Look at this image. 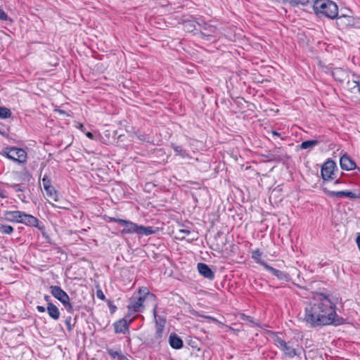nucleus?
<instances>
[{"mask_svg": "<svg viewBox=\"0 0 360 360\" xmlns=\"http://www.w3.org/2000/svg\"><path fill=\"white\" fill-rule=\"evenodd\" d=\"M304 321L311 327L340 325L343 319L336 313V302L329 295L316 293L304 309Z\"/></svg>", "mask_w": 360, "mask_h": 360, "instance_id": "obj_1", "label": "nucleus"}, {"mask_svg": "<svg viewBox=\"0 0 360 360\" xmlns=\"http://www.w3.org/2000/svg\"><path fill=\"white\" fill-rule=\"evenodd\" d=\"M313 8L318 15H323L330 19H335L338 15V5L331 0H316Z\"/></svg>", "mask_w": 360, "mask_h": 360, "instance_id": "obj_2", "label": "nucleus"}, {"mask_svg": "<svg viewBox=\"0 0 360 360\" xmlns=\"http://www.w3.org/2000/svg\"><path fill=\"white\" fill-rule=\"evenodd\" d=\"M121 225L124 229L121 231V234H132L136 233L139 236H149L155 233V231L152 226H144L143 225H138L129 220L121 221Z\"/></svg>", "mask_w": 360, "mask_h": 360, "instance_id": "obj_3", "label": "nucleus"}, {"mask_svg": "<svg viewBox=\"0 0 360 360\" xmlns=\"http://www.w3.org/2000/svg\"><path fill=\"white\" fill-rule=\"evenodd\" d=\"M51 295L59 300L69 314H72L75 311L73 304L70 302L69 295L60 286L51 285L50 287Z\"/></svg>", "mask_w": 360, "mask_h": 360, "instance_id": "obj_4", "label": "nucleus"}, {"mask_svg": "<svg viewBox=\"0 0 360 360\" xmlns=\"http://www.w3.org/2000/svg\"><path fill=\"white\" fill-rule=\"evenodd\" d=\"M0 154L15 162L24 163L27 161V153L22 148L8 146L4 148Z\"/></svg>", "mask_w": 360, "mask_h": 360, "instance_id": "obj_5", "label": "nucleus"}, {"mask_svg": "<svg viewBox=\"0 0 360 360\" xmlns=\"http://www.w3.org/2000/svg\"><path fill=\"white\" fill-rule=\"evenodd\" d=\"M272 340L274 345L283 352L285 356L288 358L292 359L298 355L297 349L291 345V343L290 342H286L278 334L274 333Z\"/></svg>", "mask_w": 360, "mask_h": 360, "instance_id": "obj_6", "label": "nucleus"}, {"mask_svg": "<svg viewBox=\"0 0 360 360\" xmlns=\"http://www.w3.org/2000/svg\"><path fill=\"white\" fill-rule=\"evenodd\" d=\"M198 26L200 27L199 34L200 37L207 41H214L217 38V28L210 25L202 20L200 19V22H198Z\"/></svg>", "mask_w": 360, "mask_h": 360, "instance_id": "obj_7", "label": "nucleus"}, {"mask_svg": "<svg viewBox=\"0 0 360 360\" xmlns=\"http://www.w3.org/2000/svg\"><path fill=\"white\" fill-rule=\"evenodd\" d=\"M262 156L269 162H282L287 158L283 149L280 147H275L273 149L268 150L266 153L262 155Z\"/></svg>", "mask_w": 360, "mask_h": 360, "instance_id": "obj_8", "label": "nucleus"}, {"mask_svg": "<svg viewBox=\"0 0 360 360\" xmlns=\"http://www.w3.org/2000/svg\"><path fill=\"white\" fill-rule=\"evenodd\" d=\"M20 224H23L27 226L37 228L39 231H44L45 226L41 221L32 214L22 212V220Z\"/></svg>", "mask_w": 360, "mask_h": 360, "instance_id": "obj_9", "label": "nucleus"}, {"mask_svg": "<svg viewBox=\"0 0 360 360\" xmlns=\"http://www.w3.org/2000/svg\"><path fill=\"white\" fill-rule=\"evenodd\" d=\"M336 167L335 162L328 159L321 167V174L323 181H328L330 179H333L334 176V170Z\"/></svg>", "mask_w": 360, "mask_h": 360, "instance_id": "obj_10", "label": "nucleus"}, {"mask_svg": "<svg viewBox=\"0 0 360 360\" xmlns=\"http://www.w3.org/2000/svg\"><path fill=\"white\" fill-rule=\"evenodd\" d=\"M22 212V211L19 210H4L3 211V219L8 222L20 224Z\"/></svg>", "mask_w": 360, "mask_h": 360, "instance_id": "obj_11", "label": "nucleus"}, {"mask_svg": "<svg viewBox=\"0 0 360 360\" xmlns=\"http://www.w3.org/2000/svg\"><path fill=\"white\" fill-rule=\"evenodd\" d=\"M323 191L329 197H336L339 198L347 197L351 199H356L360 197L356 193L350 191H331L324 188Z\"/></svg>", "mask_w": 360, "mask_h": 360, "instance_id": "obj_12", "label": "nucleus"}, {"mask_svg": "<svg viewBox=\"0 0 360 360\" xmlns=\"http://www.w3.org/2000/svg\"><path fill=\"white\" fill-rule=\"evenodd\" d=\"M262 265L264 266V268L270 272L271 274L277 277L279 280L284 281H288L290 280V276L288 273L285 271H280L278 269H276L271 266H269L266 262H262Z\"/></svg>", "mask_w": 360, "mask_h": 360, "instance_id": "obj_13", "label": "nucleus"}, {"mask_svg": "<svg viewBox=\"0 0 360 360\" xmlns=\"http://www.w3.org/2000/svg\"><path fill=\"white\" fill-rule=\"evenodd\" d=\"M199 274L204 278L212 281L214 278V272L205 263H198L197 266Z\"/></svg>", "mask_w": 360, "mask_h": 360, "instance_id": "obj_14", "label": "nucleus"}, {"mask_svg": "<svg viewBox=\"0 0 360 360\" xmlns=\"http://www.w3.org/2000/svg\"><path fill=\"white\" fill-rule=\"evenodd\" d=\"M340 167L343 170H352L356 168V165L347 155H343L340 160Z\"/></svg>", "mask_w": 360, "mask_h": 360, "instance_id": "obj_15", "label": "nucleus"}, {"mask_svg": "<svg viewBox=\"0 0 360 360\" xmlns=\"http://www.w3.org/2000/svg\"><path fill=\"white\" fill-rule=\"evenodd\" d=\"M131 322L130 320L129 322L124 318L120 319L119 321L115 322L114 323V329L115 333H123L125 334L129 331V323Z\"/></svg>", "mask_w": 360, "mask_h": 360, "instance_id": "obj_16", "label": "nucleus"}, {"mask_svg": "<svg viewBox=\"0 0 360 360\" xmlns=\"http://www.w3.org/2000/svg\"><path fill=\"white\" fill-rule=\"evenodd\" d=\"M169 343L172 348L179 349L183 347L184 343L181 338L176 333H171L169 338Z\"/></svg>", "mask_w": 360, "mask_h": 360, "instance_id": "obj_17", "label": "nucleus"}, {"mask_svg": "<svg viewBox=\"0 0 360 360\" xmlns=\"http://www.w3.org/2000/svg\"><path fill=\"white\" fill-rule=\"evenodd\" d=\"M139 297H134L136 300V301L139 303L141 304V306L142 307H144L143 302L147 297H150L153 299H154L155 297V296L153 294L150 293L149 291L146 288H145L143 290L140 289L139 291Z\"/></svg>", "mask_w": 360, "mask_h": 360, "instance_id": "obj_18", "label": "nucleus"}, {"mask_svg": "<svg viewBox=\"0 0 360 360\" xmlns=\"http://www.w3.org/2000/svg\"><path fill=\"white\" fill-rule=\"evenodd\" d=\"M139 297H134L136 300V301L139 303L141 304V306L142 307H144L143 302L147 297H150L153 299H154L155 297V296L153 294L150 293L149 291L146 288H145L143 290L140 289L139 291Z\"/></svg>", "mask_w": 360, "mask_h": 360, "instance_id": "obj_19", "label": "nucleus"}, {"mask_svg": "<svg viewBox=\"0 0 360 360\" xmlns=\"http://www.w3.org/2000/svg\"><path fill=\"white\" fill-rule=\"evenodd\" d=\"M46 311L49 316L55 321L60 318V311L53 303H48Z\"/></svg>", "mask_w": 360, "mask_h": 360, "instance_id": "obj_20", "label": "nucleus"}, {"mask_svg": "<svg viewBox=\"0 0 360 360\" xmlns=\"http://www.w3.org/2000/svg\"><path fill=\"white\" fill-rule=\"evenodd\" d=\"M164 328L165 326L155 325V333L152 340L153 343L160 344L164 339Z\"/></svg>", "mask_w": 360, "mask_h": 360, "instance_id": "obj_21", "label": "nucleus"}, {"mask_svg": "<svg viewBox=\"0 0 360 360\" xmlns=\"http://www.w3.org/2000/svg\"><path fill=\"white\" fill-rule=\"evenodd\" d=\"M336 18L338 19V23L342 26L351 25L354 22L352 16L350 14H338Z\"/></svg>", "mask_w": 360, "mask_h": 360, "instance_id": "obj_22", "label": "nucleus"}, {"mask_svg": "<svg viewBox=\"0 0 360 360\" xmlns=\"http://www.w3.org/2000/svg\"><path fill=\"white\" fill-rule=\"evenodd\" d=\"M143 309L144 307H142L141 304L134 297L130 299L129 304L128 305V311L130 313L141 312Z\"/></svg>", "mask_w": 360, "mask_h": 360, "instance_id": "obj_23", "label": "nucleus"}, {"mask_svg": "<svg viewBox=\"0 0 360 360\" xmlns=\"http://www.w3.org/2000/svg\"><path fill=\"white\" fill-rule=\"evenodd\" d=\"M353 77L352 80H348L347 82V88L353 93H360V82L356 79L357 77L356 75H354Z\"/></svg>", "mask_w": 360, "mask_h": 360, "instance_id": "obj_24", "label": "nucleus"}, {"mask_svg": "<svg viewBox=\"0 0 360 360\" xmlns=\"http://www.w3.org/2000/svg\"><path fill=\"white\" fill-rule=\"evenodd\" d=\"M157 309H158V305L155 304L153 308V316L155 318V325L165 326L166 318L165 316H158Z\"/></svg>", "mask_w": 360, "mask_h": 360, "instance_id": "obj_25", "label": "nucleus"}, {"mask_svg": "<svg viewBox=\"0 0 360 360\" xmlns=\"http://www.w3.org/2000/svg\"><path fill=\"white\" fill-rule=\"evenodd\" d=\"M200 19L186 20L184 22V29L188 32H193L194 30H196V25H198Z\"/></svg>", "mask_w": 360, "mask_h": 360, "instance_id": "obj_26", "label": "nucleus"}, {"mask_svg": "<svg viewBox=\"0 0 360 360\" xmlns=\"http://www.w3.org/2000/svg\"><path fill=\"white\" fill-rule=\"evenodd\" d=\"M48 197L53 198L55 201L58 199L57 191L52 186L44 188Z\"/></svg>", "mask_w": 360, "mask_h": 360, "instance_id": "obj_27", "label": "nucleus"}, {"mask_svg": "<svg viewBox=\"0 0 360 360\" xmlns=\"http://www.w3.org/2000/svg\"><path fill=\"white\" fill-rule=\"evenodd\" d=\"M319 141L318 140H309L302 142L300 146L301 149H307L309 148H313L314 146L318 145Z\"/></svg>", "mask_w": 360, "mask_h": 360, "instance_id": "obj_28", "label": "nucleus"}, {"mask_svg": "<svg viewBox=\"0 0 360 360\" xmlns=\"http://www.w3.org/2000/svg\"><path fill=\"white\" fill-rule=\"evenodd\" d=\"M172 148L176 153V155L181 156L183 158L188 157V154L186 150L183 149L181 146L172 145Z\"/></svg>", "mask_w": 360, "mask_h": 360, "instance_id": "obj_29", "label": "nucleus"}, {"mask_svg": "<svg viewBox=\"0 0 360 360\" xmlns=\"http://www.w3.org/2000/svg\"><path fill=\"white\" fill-rule=\"evenodd\" d=\"M108 354L113 359L117 358L118 360H125L126 358L122 354L121 351H115L112 349H108L107 350Z\"/></svg>", "mask_w": 360, "mask_h": 360, "instance_id": "obj_30", "label": "nucleus"}, {"mask_svg": "<svg viewBox=\"0 0 360 360\" xmlns=\"http://www.w3.org/2000/svg\"><path fill=\"white\" fill-rule=\"evenodd\" d=\"M12 112L11 110L6 107L0 105V118L6 119L11 117Z\"/></svg>", "mask_w": 360, "mask_h": 360, "instance_id": "obj_31", "label": "nucleus"}, {"mask_svg": "<svg viewBox=\"0 0 360 360\" xmlns=\"http://www.w3.org/2000/svg\"><path fill=\"white\" fill-rule=\"evenodd\" d=\"M14 231V229L13 226L7 224H1L0 225V233L1 234H7L10 235L13 233Z\"/></svg>", "mask_w": 360, "mask_h": 360, "instance_id": "obj_32", "label": "nucleus"}, {"mask_svg": "<svg viewBox=\"0 0 360 360\" xmlns=\"http://www.w3.org/2000/svg\"><path fill=\"white\" fill-rule=\"evenodd\" d=\"M262 253L259 249H256L252 252V258L257 263L260 264L262 265V262H264V261H262L260 259V257L262 256Z\"/></svg>", "mask_w": 360, "mask_h": 360, "instance_id": "obj_33", "label": "nucleus"}, {"mask_svg": "<svg viewBox=\"0 0 360 360\" xmlns=\"http://www.w3.org/2000/svg\"><path fill=\"white\" fill-rule=\"evenodd\" d=\"M345 72L341 68H336L333 71V77L340 82L343 81V78L342 77V75L344 74Z\"/></svg>", "mask_w": 360, "mask_h": 360, "instance_id": "obj_34", "label": "nucleus"}, {"mask_svg": "<svg viewBox=\"0 0 360 360\" xmlns=\"http://www.w3.org/2000/svg\"><path fill=\"white\" fill-rule=\"evenodd\" d=\"M290 5L295 6L298 5L306 6L309 4V0H285Z\"/></svg>", "mask_w": 360, "mask_h": 360, "instance_id": "obj_35", "label": "nucleus"}, {"mask_svg": "<svg viewBox=\"0 0 360 360\" xmlns=\"http://www.w3.org/2000/svg\"><path fill=\"white\" fill-rule=\"evenodd\" d=\"M42 184L44 188L51 186V179L49 174H45L42 178Z\"/></svg>", "mask_w": 360, "mask_h": 360, "instance_id": "obj_36", "label": "nucleus"}, {"mask_svg": "<svg viewBox=\"0 0 360 360\" xmlns=\"http://www.w3.org/2000/svg\"><path fill=\"white\" fill-rule=\"evenodd\" d=\"M65 325L68 331H71L75 326V323L72 324V317L70 316H67L65 319Z\"/></svg>", "mask_w": 360, "mask_h": 360, "instance_id": "obj_37", "label": "nucleus"}, {"mask_svg": "<svg viewBox=\"0 0 360 360\" xmlns=\"http://www.w3.org/2000/svg\"><path fill=\"white\" fill-rule=\"evenodd\" d=\"M106 302H107L108 306V307L110 309V313L113 314L116 311L117 307L110 300H107Z\"/></svg>", "mask_w": 360, "mask_h": 360, "instance_id": "obj_38", "label": "nucleus"}, {"mask_svg": "<svg viewBox=\"0 0 360 360\" xmlns=\"http://www.w3.org/2000/svg\"><path fill=\"white\" fill-rule=\"evenodd\" d=\"M106 221L109 222H116L121 225V221H123V219L115 217H107Z\"/></svg>", "mask_w": 360, "mask_h": 360, "instance_id": "obj_39", "label": "nucleus"}, {"mask_svg": "<svg viewBox=\"0 0 360 360\" xmlns=\"http://www.w3.org/2000/svg\"><path fill=\"white\" fill-rule=\"evenodd\" d=\"M96 296L98 299L101 300H103V301H105L107 300V299L105 298V295L103 294V291L99 289L96 291Z\"/></svg>", "mask_w": 360, "mask_h": 360, "instance_id": "obj_40", "label": "nucleus"}, {"mask_svg": "<svg viewBox=\"0 0 360 360\" xmlns=\"http://www.w3.org/2000/svg\"><path fill=\"white\" fill-rule=\"evenodd\" d=\"M0 20H8V15L2 9H0Z\"/></svg>", "mask_w": 360, "mask_h": 360, "instance_id": "obj_41", "label": "nucleus"}, {"mask_svg": "<svg viewBox=\"0 0 360 360\" xmlns=\"http://www.w3.org/2000/svg\"><path fill=\"white\" fill-rule=\"evenodd\" d=\"M11 187L14 189L15 191H23L24 189L20 184H13L11 186Z\"/></svg>", "mask_w": 360, "mask_h": 360, "instance_id": "obj_42", "label": "nucleus"}, {"mask_svg": "<svg viewBox=\"0 0 360 360\" xmlns=\"http://www.w3.org/2000/svg\"><path fill=\"white\" fill-rule=\"evenodd\" d=\"M243 319L244 321H248L250 323H254L253 318L252 316H246L245 314H243Z\"/></svg>", "mask_w": 360, "mask_h": 360, "instance_id": "obj_43", "label": "nucleus"}, {"mask_svg": "<svg viewBox=\"0 0 360 360\" xmlns=\"http://www.w3.org/2000/svg\"><path fill=\"white\" fill-rule=\"evenodd\" d=\"M0 134L2 135L3 136L6 137L9 141H13V139H11L7 133H6L4 131H2L1 129H0Z\"/></svg>", "mask_w": 360, "mask_h": 360, "instance_id": "obj_44", "label": "nucleus"}, {"mask_svg": "<svg viewBox=\"0 0 360 360\" xmlns=\"http://www.w3.org/2000/svg\"><path fill=\"white\" fill-rule=\"evenodd\" d=\"M37 310L39 311V312H41V313H44L46 311V308L44 307V306H40V305H38L37 306Z\"/></svg>", "mask_w": 360, "mask_h": 360, "instance_id": "obj_45", "label": "nucleus"}, {"mask_svg": "<svg viewBox=\"0 0 360 360\" xmlns=\"http://www.w3.org/2000/svg\"><path fill=\"white\" fill-rule=\"evenodd\" d=\"M179 233H184L185 235H189L191 233V231L188 229H179Z\"/></svg>", "mask_w": 360, "mask_h": 360, "instance_id": "obj_46", "label": "nucleus"}, {"mask_svg": "<svg viewBox=\"0 0 360 360\" xmlns=\"http://www.w3.org/2000/svg\"><path fill=\"white\" fill-rule=\"evenodd\" d=\"M44 300L48 303H52L51 296L45 295L44 297Z\"/></svg>", "mask_w": 360, "mask_h": 360, "instance_id": "obj_47", "label": "nucleus"}, {"mask_svg": "<svg viewBox=\"0 0 360 360\" xmlns=\"http://www.w3.org/2000/svg\"><path fill=\"white\" fill-rule=\"evenodd\" d=\"M356 241L357 246L360 251V235L357 236Z\"/></svg>", "mask_w": 360, "mask_h": 360, "instance_id": "obj_48", "label": "nucleus"}, {"mask_svg": "<svg viewBox=\"0 0 360 360\" xmlns=\"http://www.w3.org/2000/svg\"><path fill=\"white\" fill-rule=\"evenodd\" d=\"M271 133L274 135V136H278L280 137L281 136V134L276 131H271Z\"/></svg>", "mask_w": 360, "mask_h": 360, "instance_id": "obj_49", "label": "nucleus"}, {"mask_svg": "<svg viewBox=\"0 0 360 360\" xmlns=\"http://www.w3.org/2000/svg\"><path fill=\"white\" fill-rule=\"evenodd\" d=\"M86 136L88 138H89V139H91L94 138V135H93V134L91 132H87L86 133Z\"/></svg>", "mask_w": 360, "mask_h": 360, "instance_id": "obj_50", "label": "nucleus"}, {"mask_svg": "<svg viewBox=\"0 0 360 360\" xmlns=\"http://www.w3.org/2000/svg\"><path fill=\"white\" fill-rule=\"evenodd\" d=\"M52 206L56 207H58V208H60V209H68L66 207L55 205L54 204H52Z\"/></svg>", "mask_w": 360, "mask_h": 360, "instance_id": "obj_51", "label": "nucleus"}, {"mask_svg": "<svg viewBox=\"0 0 360 360\" xmlns=\"http://www.w3.org/2000/svg\"><path fill=\"white\" fill-rule=\"evenodd\" d=\"M0 198H6V195L1 191H0Z\"/></svg>", "mask_w": 360, "mask_h": 360, "instance_id": "obj_52", "label": "nucleus"}, {"mask_svg": "<svg viewBox=\"0 0 360 360\" xmlns=\"http://www.w3.org/2000/svg\"><path fill=\"white\" fill-rule=\"evenodd\" d=\"M340 180H339V179H337V180H335V184H340Z\"/></svg>", "mask_w": 360, "mask_h": 360, "instance_id": "obj_53", "label": "nucleus"}, {"mask_svg": "<svg viewBox=\"0 0 360 360\" xmlns=\"http://www.w3.org/2000/svg\"><path fill=\"white\" fill-rule=\"evenodd\" d=\"M11 155H13V156L17 157V156L15 155V153H14V152H12V153H11Z\"/></svg>", "mask_w": 360, "mask_h": 360, "instance_id": "obj_54", "label": "nucleus"}, {"mask_svg": "<svg viewBox=\"0 0 360 360\" xmlns=\"http://www.w3.org/2000/svg\"><path fill=\"white\" fill-rule=\"evenodd\" d=\"M83 127H84L83 124H81L80 126H79V128L82 129Z\"/></svg>", "mask_w": 360, "mask_h": 360, "instance_id": "obj_55", "label": "nucleus"}, {"mask_svg": "<svg viewBox=\"0 0 360 360\" xmlns=\"http://www.w3.org/2000/svg\"><path fill=\"white\" fill-rule=\"evenodd\" d=\"M61 113H64L65 112L63 110L60 111Z\"/></svg>", "mask_w": 360, "mask_h": 360, "instance_id": "obj_56", "label": "nucleus"}, {"mask_svg": "<svg viewBox=\"0 0 360 360\" xmlns=\"http://www.w3.org/2000/svg\"><path fill=\"white\" fill-rule=\"evenodd\" d=\"M358 169L360 171V169H359V168H358Z\"/></svg>", "mask_w": 360, "mask_h": 360, "instance_id": "obj_57", "label": "nucleus"}]
</instances>
